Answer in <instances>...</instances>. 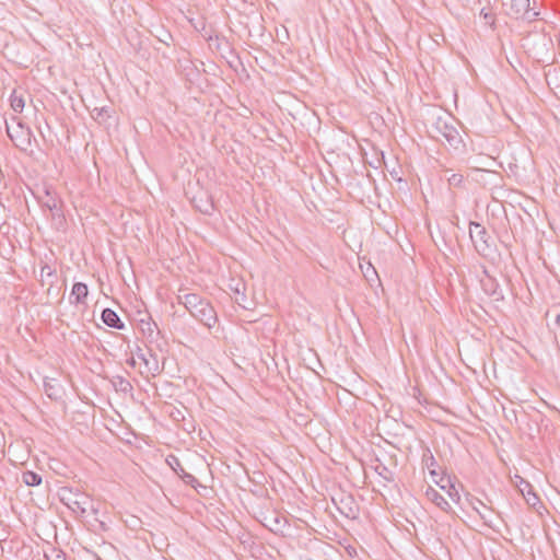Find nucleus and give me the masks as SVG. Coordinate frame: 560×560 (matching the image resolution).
<instances>
[{
    "mask_svg": "<svg viewBox=\"0 0 560 560\" xmlns=\"http://www.w3.org/2000/svg\"><path fill=\"white\" fill-rule=\"evenodd\" d=\"M471 505H472L474 510H475V511L480 515V517L485 521V523H486V524L491 523V520H490V516H489V514H488V513H486V512H481V511L479 510V508H478L475 503H472V502H471Z\"/></svg>",
    "mask_w": 560,
    "mask_h": 560,
    "instance_id": "27",
    "label": "nucleus"
},
{
    "mask_svg": "<svg viewBox=\"0 0 560 560\" xmlns=\"http://www.w3.org/2000/svg\"><path fill=\"white\" fill-rule=\"evenodd\" d=\"M110 383L114 386L116 392L128 394V393H131V390H132L131 383L124 376L115 375L110 380Z\"/></svg>",
    "mask_w": 560,
    "mask_h": 560,
    "instance_id": "18",
    "label": "nucleus"
},
{
    "mask_svg": "<svg viewBox=\"0 0 560 560\" xmlns=\"http://www.w3.org/2000/svg\"><path fill=\"white\" fill-rule=\"evenodd\" d=\"M42 206L47 208L52 217H61V201L58 197L46 190L45 197L42 198Z\"/></svg>",
    "mask_w": 560,
    "mask_h": 560,
    "instance_id": "12",
    "label": "nucleus"
},
{
    "mask_svg": "<svg viewBox=\"0 0 560 560\" xmlns=\"http://www.w3.org/2000/svg\"><path fill=\"white\" fill-rule=\"evenodd\" d=\"M192 202L201 213L211 214L214 210V205L211 198L207 192H201L200 195L194 197Z\"/></svg>",
    "mask_w": 560,
    "mask_h": 560,
    "instance_id": "13",
    "label": "nucleus"
},
{
    "mask_svg": "<svg viewBox=\"0 0 560 560\" xmlns=\"http://www.w3.org/2000/svg\"><path fill=\"white\" fill-rule=\"evenodd\" d=\"M235 303H237L240 306L247 308L245 305L246 296L243 292H241L237 288L235 289V296H234Z\"/></svg>",
    "mask_w": 560,
    "mask_h": 560,
    "instance_id": "25",
    "label": "nucleus"
},
{
    "mask_svg": "<svg viewBox=\"0 0 560 560\" xmlns=\"http://www.w3.org/2000/svg\"><path fill=\"white\" fill-rule=\"evenodd\" d=\"M177 301L179 304H183L188 312H190L196 306H198V304L200 305L207 300L196 293H188L185 292L184 290H179Z\"/></svg>",
    "mask_w": 560,
    "mask_h": 560,
    "instance_id": "10",
    "label": "nucleus"
},
{
    "mask_svg": "<svg viewBox=\"0 0 560 560\" xmlns=\"http://www.w3.org/2000/svg\"><path fill=\"white\" fill-rule=\"evenodd\" d=\"M94 110L97 112V116H101L103 114V112H105L104 108H101V109L95 108Z\"/></svg>",
    "mask_w": 560,
    "mask_h": 560,
    "instance_id": "30",
    "label": "nucleus"
},
{
    "mask_svg": "<svg viewBox=\"0 0 560 560\" xmlns=\"http://www.w3.org/2000/svg\"><path fill=\"white\" fill-rule=\"evenodd\" d=\"M141 329L144 334L148 335V338H150L151 341L154 340V337L159 335L158 326L155 323H144V320L142 319Z\"/></svg>",
    "mask_w": 560,
    "mask_h": 560,
    "instance_id": "21",
    "label": "nucleus"
},
{
    "mask_svg": "<svg viewBox=\"0 0 560 560\" xmlns=\"http://www.w3.org/2000/svg\"><path fill=\"white\" fill-rule=\"evenodd\" d=\"M40 276H42V278H43L44 276H47V277H54V276H55V272H54V270L51 269V267H50V266L45 265V266H43V267H42V269H40Z\"/></svg>",
    "mask_w": 560,
    "mask_h": 560,
    "instance_id": "28",
    "label": "nucleus"
},
{
    "mask_svg": "<svg viewBox=\"0 0 560 560\" xmlns=\"http://www.w3.org/2000/svg\"><path fill=\"white\" fill-rule=\"evenodd\" d=\"M166 462L186 485H189L195 489L200 486L198 479L194 475L185 471L180 460L176 456L170 455Z\"/></svg>",
    "mask_w": 560,
    "mask_h": 560,
    "instance_id": "7",
    "label": "nucleus"
},
{
    "mask_svg": "<svg viewBox=\"0 0 560 560\" xmlns=\"http://www.w3.org/2000/svg\"><path fill=\"white\" fill-rule=\"evenodd\" d=\"M102 320L105 325L115 329H122L124 323L120 320L119 316L112 308H105L102 312Z\"/></svg>",
    "mask_w": 560,
    "mask_h": 560,
    "instance_id": "16",
    "label": "nucleus"
},
{
    "mask_svg": "<svg viewBox=\"0 0 560 560\" xmlns=\"http://www.w3.org/2000/svg\"><path fill=\"white\" fill-rule=\"evenodd\" d=\"M474 503H476V504H478V505L482 506V508H480V511H483V509H485L486 511L490 512V510H488V509L486 508V505H485L480 500L475 499V502H474Z\"/></svg>",
    "mask_w": 560,
    "mask_h": 560,
    "instance_id": "29",
    "label": "nucleus"
},
{
    "mask_svg": "<svg viewBox=\"0 0 560 560\" xmlns=\"http://www.w3.org/2000/svg\"><path fill=\"white\" fill-rule=\"evenodd\" d=\"M469 236L479 255L486 257L492 252L491 236L480 223L474 221L469 223Z\"/></svg>",
    "mask_w": 560,
    "mask_h": 560,
    "instance_id": "2",
    "label": "nucleus"
},
{
    "mask_svg": "<svg viewBox=\"0 0 560 560\" xmlns=\"http://www.w3.org/2000/svg\"><path fill=\"white\" fill-rule=\"evenodd\" d=\"M435 130L439 133V137L444 138L450 145L457 148L458 143H460V136L457 129L450 125L447 120L439 118L434 125Z\"/></svg>",
    "mask_w": 560,
    "mask_h": 560,
    "instance_id": "6",
    "label": "nucleus"
},
{
    "mask_svg": "<svg viewBox=\"0 0 560 560\" xmlns=\"http://www.w3.org/2000/svg\"><path fill=\"white\" fill-rule=\"evenodd\" d=\"M339 512L348 518H355L358 516L359 508L354 502L352 495H342L337 505Z\"/></svg>",
    "mask_w": 560,
    "mask_h": 560,
    "instance_id": "9",
    "label": "nucleus"
},
{
    "mask_svg": "<svg viewBox=\"0 0 560 560\" xmlns=\"http://www.w3.org/2000/svg\"><path fill=\"white\" fill-rule=\"evenodd\" d=\"M422 464H423V466H425L429 469L430 475H432V476L438 475V471L435 469L438 467V463H436L432 452L429 448H427L423 452Z\"/></svg>",
    "mask_w": 560,
    "mask_h": 560,
    "instance_id": "19",
    "label": "nucleus"
},
{
    "mask_svg": "<svg viewBox=\"0 0 560 560\" xmlns=\"http://www.w3.org/2000/svg\"><path fill=\"white\" fill-rule=\"evenodd\" d=\"M189 313L194 318H196L208 328L214 327L218 322L217 312L208 300L200 305L198 304V306H196Z\"/></svg>",
    "mask_w": 560,
    "mask_h": 560,
    "instance_id": "4",
    "label": "nucleus"
},
{
    "mask_svg": "<svg viewBox=\"0 0 560 560\" xmlns=\"http://www.w3.org/2000/svg\"><path fill=\"white\" fill-rule=\"evenodd\" d=\"M516 478L520 479V482L516 485L520 488L521 492L525 495V491H527V493L533 497L534 501L538 500L536 494L532 493V486L529 485V482L525 481L520 476H516Z\"/></svg>",
    "mask_w": 560,
    "mask_h": 560,
    "instance_id": "23",
    "label": "nucleus"
},
{
    "mask_svg": "<svg viewBox=\"0 0 560 560\" xmlns=\"http://www.w3.org/2000/svg\"><path fill=\"white\" fill-rule=\"evenodd\" d=\"M10 105L15 113H22L25 107L24 92L20 90H13L10 95Z\"/></svg>",
    "mask_w": 560,
    "mask_h": 560,
    "instance_id": "17",
    "label": "nucleus"
},
{
    "mask_svg": "<svg viewBox=\"0 0 560 560\" xmlns=\"http://www.w3.org/2000/svg\"><path fill=\"white\" fill-rule=\"evenodd\" d=\"M60 501L79 516H84L92 509V501L88 494L73 492L67 488L61 490Z\"/></svg>",
    "mask_w": 560,
    "mask_h": 560,
    "instance_id": "1",
    "label": "nucleus"
},
{
    "mask_svg": "<svg viewBox=\"0 0 560 560\" xmlns=\"http://www.w3.org/2000/svg\"><path fill=\"white\" fill-rule=\"evenodd\" d=\"M510 14L514 19H523L528 22L533 21L538 13L530 9L529 0H511Z\"/></svg>",
    "mask_w": 560,
    "mask_h": 560,
    "instance_id": "5",
    "label": "nucleus"
},
{
    "mask_svg": "<svg viewBox=\"0 0 560 560\" xmlns=\"http://www.w3.org/2000/svg\"><path fill=\"white\" fill-rule=\"evenodd\" d=\"M7 132L14 144L21 150H27L31 147L32 131L28 127L18 122L15 126L7 124Z\"/></svg>",
    "mask_w": 560,
    "mask_h": 560,
    "instance_id": "3",
    "label": "nucleus"
},
{
    "mask_svg": "<svg viewBox=\"0 0 560 560\" xmlns=\"http://www.w3.org/2000/svg\"><path fill=\"white\" fill-rule=\"evenodd\" d=\"M542 42H544V45H546L547 43L550 44V39H546L545 37H542Z\"/></svg>",
    "mask_w": 560,
    "mask_h": 560,
    "instance_id": "31",
    "label": "nucleus"
},
{
    "mask_svg": "<svg viewBox=\"0 0 560 560\" xmlns=\"http://www.w3.org/2000/svg\"><path fill=\"white\" fill-rule=\"evenodd\" d=\"M47 560H67L66 553L60 549H51L50 552H45Z\"/></svg>",
    "mask_w": 560,
    "mask_h": 560,
    "instance_id": "24",
    "label": "nucleus"
},
{
    "mask_svg": "<svg viewBox=\"0 0 560 560\" xmlns=\"http://www.w3.org/2000/svg\"><path fill=\"white\" fill-rule=\"evenodd\" d=\"M447 483H448V486L441 485V488L442 489H446L447 488V490H446L447 495L451 498L452 501L458 503L459 499H460L458 490L455 488V486L453 483H451L450 479H447Z\"/></svg>",
    "mask_w": 560,
    "mask_h": 560,
    "instance_id": "22",
    "label": "nucleus"
},
{
    "mask_svg": "<svg viewBox=\"0 0 560 560\" xmlns=\"http://www.w3.org/2000/svg\"><path fill=\"white\" fill-rule=\"evenodd\" d=\"M427 498L439 506L442 511L448 512L451 510V504L448 501L434 488L429 487L425 491Z\"/></svg>",
    "mask_w": 560,
    "mask_h": 560,
    "instance_id": "15",
    "label": "nucleus"
},
{
    "mask_svg": "<svg viewBox=\"0 0 560 560\" xmlns=\"http://www.w3.org/2000/svg\"><path fill=\"white\" fill-rule=\"evenodd\" d=\"M528 503H530L534 499L533 498H527L526 499Z\"/></svg>",
    "mask_w": 560,
    "mask_h": 560,
    "instance_id": "34",
    "label": "nucleus"
},
{
    "mask_svg": "<svg viewBox=\"0 0 560 560\" xmlns=\"http://www.w3.org/2000/svg\"><path fill=\"white\" fill-rule=\"evenodd\" d=\"M89 293L88 285L83 282H75L72 287L69 300L71 304L84 303Z\"/></svg>",
    "mask_w": 560,
    "mask_h": 560,
    "instance_id": "14",
    "label": "nucleus"
},
{
    "mask_svg": "<svg viewBox=\"0 0 560 560\" xmlns=\"http://www.w3.org/2000/svg\"><path fill=\"white\" fill-rule=\"evenodd\" d=\"M485 277L480 279V284L483 292L492 298L494 301L503 300V292L500 289L499 283L494 278L488 275L487 270H483Z\"/></svg>",
    "mask_w": 560,
    "mask_h": 560,
    "instance_id": "8",
    "label": "nucleus"
},
{
    "mask_svg": "<svg viewBox=\"0 0 560 560\" xmlns=\"http://www.w3.org/2000/svg\"><path fill=\"white\" fill-rule=\"evenodd\" d=\"M557 324L560 325V314L557 316Z\"/></svg>",
    "mask_w": 560,
    "mask_h": 560,
    "instance_id": "32",
    "label": "nucleus"
},
{
    "mask_svg": "<svg viewBox=\"0 0 560 560\" xmlns=\"http://www.w3.org/2000/svg\"><path fill=\"white\" fill-rule=\"evenodd\" d=\"M44 390L46 395L52 400L61 399L63 394L62 385L57 378L51 377L44 378Z\"/></svg>",
    "mask_w": 560,
    "mask_h": 560,
    "instance_id": "11",
    "label": "nucleus"
},
{
    "mask_svg": "<svg viewBox=\"0 0 560 560\" xmlns=\"http://www.w3.org/2000/svg\"><path fill=\"white\" fill-rule=\"evenodd\" d=\"M528 503H530L534 499L533 498H527L526 499Z\"/></svg>",
    "mask_w": 560,
    "mask_h": 560,
    "instance_id": "33",
    "label": "nucleus"
},
{
    "mask_svg": "<svg viewBox=\"0 0 560 560\" xmlns=\"http://www.w3.org/2000/svg\"><path fill=\"white\" fill-rule=\"evenodd\" d=\"M22 480L26 486L35 487L42 483V476L32 470H27L23 472Z\"/></svg>",
    "mask_w": 560,
    "mask_h": 560,
    "instance_id": "20",
    "label": "nucleus"
},
{
    "mask_svg": "<svg viewBox=\"0 0 560 560\" xmlns=\"http://www.w3.org/2000/svg\"><path fill=\"white\" fill-rule=\"evenodd\" d=\"M463 175L460 174H453L451 177L447 178V182L450 183L451 186H460L462 183H463Z\"/></svg>",
    "mask_w": 560,
    "mask_h": 560,
    "instance_id": "26",
    "label": "nucleus"
}]
</instances>
